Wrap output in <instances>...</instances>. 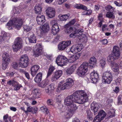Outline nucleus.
<instances>
[{
    "label": "nucleus",
    "mask_w": 122,
    "mask_h": 122,
    "mask_svg": "<svg viewBox=\"0 0 122 122\" xmlns=\"http://www.w3.org/2000/svg\"><path fill=\"white\" fill-rule=\"evenodd\" d=\"M68 89L66 84L64 83V81H61L58 84L57 90L60 91Z\"/></svg>",
    "instance_id": "6ab92c4d"
},
{
    "label": "nucleus",
    "mask_w": 122,
    "mask_h": 122,
    "mask_svg": "<svg viewBox=\"0 0 122 122\" xmlns=\"http://www.w3.org/2000/svg\"><path fill=\"white\" fill-rule=\"evenodd\" d=\"M66 74L68 75H70L73 72L69 68L67 69L66 71Z\"/></svg>",
    "instance_id": "13d9d810"
},
{
    "label": "nucleus",
    "mask_w": 122,
    "mask_h": 122,
    "mask_svg": "<svg viewBox=\"0 0 122 122\" xmlns=\"http://www.w3.org/2000/svg\"><path fill=\"white\" fill-rule=\"evenodd\" d=\"M76 66L75 65H71L69 68L73 72H74L76 69Z\"/></svg>",
    "instance_id": "680f3d73"
},
{
    "label": "nucleus",
    "mask_w": 122,
    "mask_h": 122,
    "mask_svg": "<svg viewBox=\"0 0 122 122\" xmlns=\"http://www.w3.org/2000/svg\"><path fill=\"white\" fill-rule=\"evenodd\" d=\"M68 61L67 58L65 56L62 55L58 56L56 60V63L58 66H60L65 65Z\"/></svg>",
    "instance_id": "6e6552de"
},
{
    "label": "nucleus",
    "mask_w": 122,
    "mask_h": 122,
    "mask_svg": "<svg viewBox=\"0 0 122 122\" xmlns=\"http://www.w3.org/2000/svg\"><path fill=\"white\" fill-rule=\"evenodd\" d=\"M102 106L100 104L97 103L96 102H92L91 104V107H100Z\"/></svg>",
    "instance_id": "864d4df0"
},
{
    "label": "nucleus",
    "mask_w": 122,
    "mask_h": 122,
    "mask_svg": "<svg viewBox=\"0 0 122 122\" xmlns=\"http://www.w3.org/2000/svg\"><path fill=\"white\" fill-rule=\"evenodd\" d=\"M45 91L46 93L48 94H50L51 92V91L50 89H49V88L48 87L45 89Z\"/></svg>",
    "instance_id": "774afa93"
},
{
    "label": "nucleus",
    "mask_w": 122,
    "mask_h": 122,
    "mask_svg": "<svg viewBox=\"0 0 122 122\" xmlns=\"http://www.w3.org/2000/svg\"><path fill=\"white\" fill-rule=\"evenodd\" d=\"M36 20L37 24L40 25L42 24L46 21L45 16L40 14H37Z\"/></svg>",
    "instance_id": "f3484780"
},
{
    "label": "nucleus",
    "mask_w": 122,
    "mask_h": 122,
    "mask_svg": "<svg viewBox=\"0 0 122 122\" xmlns=\"http://www.w3.org/2000/svg\"><path fill=\"white\" fill-rule=\"evenodd\" d=\"M91 109L94 112V115H95L98 113L99 111L98 107H91Z\"/></svg>",
    "instance_id": "3c124183"
},
{
    "label": "nucleus",
    "mask_w": 122,
    "mask_h": 122,
    "mask_svg": "<svg viewBox=\"0 0 122 122\" xmlns=\"http://www.w3.org/2000/svg\"><path fill=\"white\" fill-rule=\"evenodd\" d=\"M98 78V75L97 71H94L91 73L90 79L92 83H95L97 82Z\"/></svg>",
    "instance_id": "dca6fc26"
},
{
    "label": "nucleus",
    "mask_w": 122,
    "mask_h": 122,
    "mask_svg": "<svg viewBox=\"0 0 122 122\" xmlns=\"http://www.w3.org/2000/svg\"><path fill=\"white\" fill-rule=\"evenodd\" d=\"M51 24L52 25V26L54 25H58V24L57 23L56 20H53L51 22Z\"/></svg>",
    "instance_id": "338daca9"
},
{
    "label": "nucleus",
    "mask_w": 122,
    "mask_h": 122,
    "mask_svg": "<svg viewBox=\"0 0 122 122\" xmlns=\"http://www.w3.org/2000/svg\"><path fill=\"white\" fill-rule=\"evenodd\" d=\"M88 64L86 62L81 64L77 71V74L79 76H82L88 71Z\"/></svg>",
    "instance_id": "7ed1b4c3"
},
{
    "label": "nucleus",
    "mask_w": 122,
    "mask_h": 122,
    "mask_svg": "<svg viewBox=\"0 0 122 122\" xmlns=\"http://www.w3.org/2000/svg\"><path fill=\"white\" fill-rule=\"evenodd\" d=\"M75 7L78 9H82L84 10H87L86 7L81 4H79L75 6Z\"/></svg>",
    "instance_id": "58836bf2"
},
{
    "label": "nucleus",
    "mask_w": 122,
    "mask_h": 122,
    "mask_svg": "<svg viewBox=\"0 0 122 122\" xmlns=\"http://www.w3.org/2000/svg\"><path fill=\"white\" fill-rule=\"evenodd\" d=\"M32 107H27L26 110H25V109L24 107H21V109L24 110L25 112L26 113L28 112H33V108Z\"/></svg>",
    "instance_id": "79ce46f5"
},
{
    "label": "nucleus",
    "mask_w": 122,
    "mask_h": 122,
    "mask_svg": "<svg viewBox=\"0 0 122 122\" xmlns=\"http://www.w3.org/2000/svg\"><path fill=\"white\" fill-rule=\"evenodd\" d=\"M85 10V11L82 12V15H88L91 14L92 13V11L91 10Z\"/></svg>",
    "instance_id": "de8ad7c7"
},
{
    "label": "nucleus",
    "mask_w": 122,
    "mask_h": 122,
    "mask_svg": "<svg viewBox=\"0 0 122 122\" xmlns=\"http://www.w3.org/2000/svg\"><path fill=\"white\" fill-rule=\"evenodd\" d=\"M82 33H80L78 32H76V31H75L74 33H71L70 36V37L75 38L76 37H81L82 36Z\"/></svg>",
    "instance_id": "473e14b6"
},
{
    "label": "nucleus",
    "mask_w": 122,
    "mask_h": 122,
    "mask_svg": "<svg viewBox=\"0 0 122 122\" xmlns=\"http://www.w3.org/2000/svg\"><path fill=\"white\" fill-rule=\"evenodd\" d=\"M35 13L37 14H40L41 11V8L40 5H36L35 7Z\"/></svg>",
    "instance_id": "72a5a7b5"
},
{
    "label": "nucleus",
    "mask_w": 122,
    "mask_h": 122,
    "mask_svg": "<svg viewBox=\"0 0 122 122\" xmlns=\"http://www.w3.org/2000/svg\"><path fill=\"white\" fill-rule=\"evenodd\" d=\"M32 92L33 93L34 95L35 96L36 98L39 97L40 95V90L38 89H33Z\"/></svg>",
    "instance_id": "c9c22d12"
},
{
    "label": "nucleus",
    "mask_w": 122,
    "mask_h": 122,
    "mask_svg": "<svg viewBox=\"0 0 122 122\" xmlns=\"http://www.w3.org/2000/svg\"><path fill=\"white\" fill-rule=\"evenodd\" d=\"M55 68L52 65H50L49 67V71L47 75L46 78H48L52 74V72L55 70Z\"/></svg>",
    "instance_id": "f704fd0d"
},
{
    "label": "nucleus",
    "mask_w": 122,
    "mask_h": 122,
    "mask_svg": "<svg viewBox=\"0 0 122 122\" xmlns=\"http://www.w3.org/2000/svg\"><path fill=\"white\" fill-rule=\"evenodd\" d=\"M36 35L32 34L29 38V42L31 43H36Z\"/></svg>",
    "instance_id": "bb28decb"
},
{
    "label": "nucleus",
    "mask_w": 122,
    "mask_h": 122,
    "mask_svg": "<svg viewBox=\"0 0 122 122\" xmlns=\"http://www.w3.org/2000/svg\"><path fill=\"white\" fill-rule=\"evenodd\" d=\"M49 82V80L46 79L40 83L39 85V86L42 88H45L47 85L48 84Z\"/></svg>",
    "instance_id": "c756f323"
},
{
    "label": "nucleus",
    "mask_w": 122,
    "mask_h": 122,
    "mask_svg": "<svg viewBox=\"0 0 122 122\" xmlns=\"http://www.w3.org/2000/svg\"><path fill=\"white\" fill-rule=\"evenodd\" d=\"M47 103L48 105L50 106H54L53 100L52 99H50L48 100L47 101Z\"/></svg>",
    "instance_id": "8fccbe9b"
},
{
    "label": "nucleus",
    "mask_w": 122,
    "mask_h": 122,
    "mask_svg": "<svg viewBox=\"0 0 122 122\" xmlns=\"http://www.w3.org/2000/svg\"><path fill=\"white\" fill-rule=\"evenodd\" d=\"M66 110L63 114V116L66 118L71 117L77 109V107H66Z\"/></svg>",
    "instance_id": "0eeeda50"
},
{
    "label": "nucleus",
    "mask_w": 122,
    "mask_h": 122,
    "mask_svg": "<svg viewBox=\"0 0 122 122\" xmlns=\"http://www.w3.org/2000/svg\"><path fill=\"white\" fill-rule=\"evenodd\" d=\"M80 56V54H77L70 57L69 59V60L70 62H73L77 59H78L79 58Z\"/></svg>",
    "instance_id": "5701e85b"
},
{
    "label": "nucleus",
    "mask_w": 122,
    "mask_h": 122,
    "mask_svg": "<svg viewBox=\"0 0 122 122\" xmlns=\"http://www.w3.org/2000/svg\"><path fill=\"white\" fill-rule=\"evenodd\" d=\"M2 68L5 70L10 62V56L7 53H4L2 55Z\"/></svg>",
    "instance_id": "1a4fd4ad"
},
{
    "label": "nucleus",
    "mask_w": 122,
    "mask_h": 122,
    "mask_svg": "<svg viewBox=\"0 0 122 122\" xmlns=\"http://www.w3.org/2000/svg\"><path fill=\"white\" fill-rule=\"evenodd\" d=\"M74 103L81 104L88 100V95L83 91H79L75 92L72 95Z\"/></svg>",
    "instance_id": "f257e3e1"
},
{
    "label": "nucleus",
    "mask_w": 122,
    "mask_h": 122,
    "mask_svg": "<svg viewBox=\"0 0 122 122\" xmlns=\"http://www.w3.org/2000/svg\"><path fill=\"white\" fill-rule=\"evenodd\" d=\"M46 14L50 18H52L54 17L55 14V9L51 7H49L46 10Z\"/></svg>",
    "instance_id": "4468645a"
},
{
    "label": "nucleus",
    "mask_w": 122,
    "mask_h": 122,
    "mask_svg": "<svg viewBox=\"0 0 122 122\" xmlns=\"http://www.w3.org/2000/svg\"><path fill=\"white\" fill-rule=\"evenodd\" d=\"M48 88H49L51 91L53 90L54 89V87L53 84H51L49 86Z\"/></svg>",
    "instance_id": "0e129e2a"
},
{
    "label": "nucleus",
    "mask_w": 122,
    "mask_h": 122,
    "mask_svg": "<svg viewBox=\"0 0 122 122\" xmlns=\"http://www.w3.org/2000/svg\"><path fill=\"white\" fill-rule=\"evenodd\" d=\"M86 112L87 115V118L91 121L93 119L92 113L89 111H87Z\"/></svg>",
    "instance_id": "a19ab883"
},
{
    "label": "nucleus",
    "mask_w": 122,
    "mask_h": 122,
    "mask_svg": "<svg viewBox=\"0 0 122 122\" xmlns=\"http://www.w3.org/2000/svg\"><path fill=\"white\" fill-rule=\"evenodd\" d=\"M40 68L38 65H35L31 68V74L33 76H34L36 74Z\"/></svg>",
    "instance_id": "aec40b11"
},
{
    "label": "nucleus",
    "mask_w": 122,
    "mask_h": 122,
    "mask_svg": "<svg viewBox=\"0 0 122 122\" xmlns=\"http://www.w3.org/2000/svg\"><path fill=\"white\" fill-rule=\"evenodd\" d=\"M36 49H34V54L37 57L40 55L41 50L37 46L36 47Z\"/></svg>",
    "instance_id": "4c0bfd02"
},
{
    "label": "nucleus",
    "mask_w": 122,
    "mask_h": 122,
    "mask_svg": "<svg viewBox=\"0 0 122 122\" xmlns=\"http://www.w3.org/2000/svg\"><path fill=\"white\" fill-rule=\"evenodd\" d=\"M112 74L110 71H105L102 75V81L106 84H110L112 80Z\"/></svg>",
    "instance_id": "20e7f679"
},
{
    "label": "nucleus",
    "mask_w": 122,
    "mask_h": 122,
    "mask_svg": "<svg viewBox=\"0 0 122 122\" xmlns=\"http://www.w3.org/2000/svg\"><path fill=\"white\" fill-rule=\"evenodd\" d=\"M13 11L15 14V13L19 14L21 12L20 10V9L18 7H16L14 8L13 9Z\"/></svg>",
    "instance_id": "603ef678"
},
{
    "label": "nucleus",
    "mask_w": 122,
    "mask_h": 122,
    "mask_svg": "<svg viewBox=\"0 0 122 122\" xmlns=\"http://www.w3.org/2000/svg\"><path fill=\"white\" fill-rule=\"evenodd\" d=\"M100 63L102 68H103V67L104 66L106 63L105 58L103 57L102 59H101L100 61Z\"/></svg>",
    "instance_id": "c03bdc74"
},
{
    "label": "nucleus",
    "mask_w": 122,
    "mask_h": 122,
    "mask_svg": "<svg viewBox=\"0 0 122 122\" xmlns=\"http://www.w3.org/2000/svg\"><path fill=\"white\" fill-rule=\"evenodd\" d=\"M23 40L20 37H18L15 39L12 48L14 52H16L22 47Z\"/></svg>",
    "instance_id": "39448f33"
},
{
    "label": "nucleus",
    "mask_w": 122,
    "mask_h": 122,
    "mask_svg": "<svg viewBox=\"0 0 122 122\" xmlns=\"http://www.w3.org/2000/svg\"><path fill=\"white\" fill-rule=\"evenodd\" d=\"M114 3L116 6H120L122 5V3L121 2L118 3L116 1H115L114 2Z\"/></svg>",
    "instance_id": "69168bd1"
},
{
    "label": "nucleus",
    "mask_w": 122,
    "mask_h": 122,
    "mask_svg": "<svg viewBox=\"0 0 122 122\" xmlns=\"http://www.w3.org/2000/svg\"><path fill=\"white\" fill-rule=\"evenodd\" d=\"M83 47L82 44H78L73 45L71 48L70 51L73 53H76L80 51Z\"/></svg>",
    "instance_id": "f8f14e48"
},
{
    "label": "nucleus",
    "mask_w": 122,
    "mask_h": 122,
    "mask_svg": "<svg viewBox=\"0 0 122 122\" xmlns=\"http://www.w3.org/2000/svg\"><path fill=\"white\" fill-rule=\"evenodd\" d=\"M40 109L43 112H46V114L49 112L48 109L46 107H41Z\"/></svg>",
    "instance_id": "4d7b16f0"
},
{
    "label": "nucleus",
    "mask_w": 122,
    "mask_h": 122,
    "mask_svg": "<svg viewBox=\"0 0 122 122\" xmlns=\"http://www.w3.org/2000/svg\"><path fill=\"white\" fill-rule=\"evenodd\" d=\"M7 83L9 85H12L13 86L15 84H16V81L14 80H12L7 81Z\"/></svg>",
    "instance_id": "09e8293b"
},
{
    "label": "nucleus",
    "mask_w": 122,
    "mask_h": 122,
    "mask_svg": "<svg viewBox=\"0 0 122 122\" xmlns=\"http://www.w3.org/2000/svg\"><path fill=\"white\" fill-rule=\"evenodd\" d=\"M117 59L119 57L120 53L119 48L117 46H115L113 48L112 53L111 54Z\"/></svg>",
    "instance_id": "a211bd4d"
},
{
    "label": "nucleus",
    "mask_w": 122,
    "mask_h": 122,
    "mask_svg": "<svg viewBox=\"0 0 122 122\" xmlns=\"http://www.w3.org/2000/svg\"><path fill=\"white\" fill-rule=\"evenodd\" d=\"M99 118V117H97V115L95 117L93 120V122H100L101 120H102Z\"/></svg>",
    "instance_id": "6e6d98bb"
},
{
    "label": "nucleus",
    "mask_w": 122,
    "mask_h": 122,
    "mask_svg": "<svg viewBox=\"0 0 122 122\" xmlns=\"http://www.w3.org/2000/svg\"><path fill=\"white\" fill-rule=\"evenodd\" d=\"M8 18L6 16H4L0 19V21L2 22H6Z\"/></svg>",
    "instance_id": "052dcab7"
},
{
    "label": "nucleus",
    "mask_w": 122,
    "mask_h": 122,
    "mask_svg": "<svg viewBox=\"0 0 122 122\" xmlns=\"http://www.w3.org/2000/svg\"><path fill=\"white\" fill-rule=\"evenodd\" d=\"M6 36V33L4 31H2L0 35V42L3 41Z\"/></svg>",
    "instance_id": "e433bc0d"
},
{
    "label": "nucleus",
    "mask_w": 122,
    "mask_h": 122,
    "mask_svg": "<svg viewBox=\"0 0 122 122\" xmlns=\"http://www.w3.org/2000/svg\"><path fill=\"white\" fill-rule=\"evenodd\" d=\"M115 110L113 109H111L108 112L107 117V118L109 119L114 117L115 116Z\"/></svg>",
    "instance_id": "7c9ffc66"
},
{
    "label": "nucleus",
    "mask_w": 122,
    "mask_h": 122,
    "mask_svg": "<svg viewBox=\"0 0 122 122\" xmlns=\"http://www.w3.org/2000/svg\"><path fill=\"white\" fill-rule=\"evenodd\" d=\"M117 59L113 55L111 54L107 56V61L110 63L111 65L112 63H115L113 62L114 60Z\"/></svg>",
    "instance_id": "4be33fe9"
},
{
    "label": "nucleus",
    "mask_w": 122,
    "mask_h": 122,
    "mask_svg": "<svg viewBox=\"0 0 122 122\" xmlns=\"http://www.w3.org/2000/svg\"><path fill=\"white\" fill-rule=\"evenodd\" d=\"M49 29L48 23L46 22L42 26L39 30V33L41 36H42L46 32L48 31Z\"/></svg>",
    "instance_id": "ddd939ff"
},
{
    "label": "nucleus",
    "mask_w": 122,
    "mask_h": 122,
    "mask_svg": "<svg viewBox=\"0 0 122 122\" xmlns=\"http://www.w3.org/2000/svg\"><path fill=\"white\" fill-rule=\"evenodd\" d=\"M59 29L58 25H54L52 26V33L54 35H56L59 31Z\"/></svg>",
    "instance_id": "a878e982"
},
{
    "label": "nucleus",
    "mask_w": 122,
    "mask_h": 122,
    "mask_svg": "<svg viewBox=\"0 0 122 122\" xmlns=\"http://www.w3.org/2000/svg\"><path fill=\"white\" fill-rule=\"evenodd\" d=\"M107 115L106 113L103 110H100L99 112L97 117H98L100 118L101 119L103 120Z\"/></svg>",
    "instance_id": "393cba45"
},
{
    "label": "nucleus",
    "mask_w": 122,
    "mask_h": 122,
    "mask_svg": "<svg viewBox=\"0 0 122 122\" xmlns=\"http://www.w3.org/2000/svg\"><path fill=\"white\" fill-rule=\"evenodd\" d=\"M97 60L96 58L94 57H91L89 61V62L90 65L93 67L96 63Z\"/></svg>",
    "instance_id": "b1692460"
},
{
    "label": "nucleus",
    "mask_w": 122,
    "mask_h": 122,
    "mask_svg": "<svg viewBox=\"0 0 122 122\" xmlns=\"http://www.w3.org/2000/svg\"><path fill=\"white\" fill-rule=\"evenodd\" d=\"M64 27L66 29L65 32L67 33H69L73 31V28L69 24L65 25Z\"/></svg>",
    "instance_id": "cd10ccee"
},
{
    "label": "nucleus",
    "mask_w": 122,
    "mask_h": 122,
    "mask_svg": "<svg viewBox=\"0 0 122 122\" xmlns=\"http://www.w3.org/2000/svg\"><path fill=\"white\" fill-rule=\"evenodd\" d=\"M29 59L26 55L21 56L19 60V64L20 66L22 68L26 67L29 64Z\"/></svg>",
    "instance_id": "423d86ee"
},
{
    "label": "nucleus",
    "mask_w": 122,
    "mask_h": 122,
    "mask_svg": "<svg viewBox=\"0 0 122 122\" xmlns=\"http://www.w3.org/2000/svg\"><path fill=\"white\" fill-rule=\"evenodd\" d=\"M21 86L19 84V83L16 82V84H15L13 86L14 89V90H19L21 87Z\"/></svg>",
    "instance_id": "a18cd8bd"
},
{
    "label": "nucleus",
    "mask_w": 122,
    "mask_h": 122,
    "mask_svg": "<svg viewBox=\"0 0 122 122\" xmlns=\"http://www.w3.org/2000/svg\"><path fill=\"white\" fill-rule=\"evenodd\" d=\"M111 66L112 67V69L115 72H118L119 70V66L116 63H112Z\"/></svg>",
    "instance_id": "c85d7f7f"
},
{
    "label": "nucleus",
    "mask_w": 122,
    "mask_h": 122,
    "mask_svg": "<svg viewBox=\"0 0 122 122\" xmlns=\"http://www.w3.org/2000/svg\"><path fill=\"white\" fill-rule=\"evenodd\" d=\"M62 71L61 70L56 71L51 77V80L52 81H55L60 78L62 75Z\"/></svg>",
    "instance_id": "2eb2a0df"
},
{
    "label": "nucleus",
    "mask_w": 122,
    "mask_h": 122,
    "mask_svg": "<svg viewBox=\"0 0 122 122\" xmlns=\"http://www.w3.org/2000/svg\"><path fill=\"white\" fill-rule=\"evenodd\" d=\"M12 66L14 69H16L18 66V64L16 62H14L12 64Z\"/></svg>",
    "instance_id": "bf43d9fd"
},
{
    "label": "nucleus",
    "mask_w": 122,
    "mask_h": 122,
    "mask_svg": "<svg viewBox=\"0 0 122 122\" xmlns=\"http://www.w3.org/2000/svg\"><path fill=\"white\" fill-rule=\"evenodd\" d=\"M42 74L41 73H39L36 76L34 79L35 81L37 83H39L42 79Z\"/></svg>",
    "instance_id": "2f4dec72"
},
{
    "label": "nucleus",
    "mask_w": 122,
    "mask_h": 122,
    "mask_svg": "<svg viewBox=\"0 0 122 122\" xmlns=\"http://www.w3.org/2000/svg\"><path fill=\"white\" fill-rule=\"evenodd\" d=\"M23 20L20 18H14L12 20H10L7 24V28L9 30L11 29L13 25L17 29H19L21 26Z\"/></svg>",
    "instance_id": "f03ea898"
},
{
    "label": "nucleus",
    "mask_w": 122,
    "mask_h": 122,
    "mask_svg": "<svg viewBox=\"0 0 122 122\" xmlns=\"http://www.w3.org/2000/svg\"><path fill=\"white\" fill-rule=\"evenodd\" d=\"M105 9L107 11L113 12L114 10V8L111 5H107L105 7Z\"/></svg>",
    "instance_id": "49530a36"
},
{
    "label": "nucleus",
    "mask_w": 122,
    "mask_h": 122,
    "mask_svg": "<svg viewBox=\"0 0 122 122\" xmlns=\"http://www.w3.org/2000/svg\"><path fill=\"white\" fill-rule=\"evenodd\" d=\"M23 28L24 30L27 32L30 31L31 29V27L27 25H24Z\"/></svg>",
    "instance_id": "5fc2aeb1"
},
{
    "label": "nucleus",
    "mask_w": 122,
    "mask_h": 122,
    "mask_svg": "<svg viewBox=\"0 0 122 122\" xmlns=\"http://www.w3.org/2000/svg\"><path fill=\"white\" fill-rule=\"evenodd\" d=\"M8 117V114H6L3 116V120L5 122H8V121L7 120V118Z\"/></svg>",
    "instance_id": "e2e57ef3"
},
{
    "label": "nucleus",
    "mask_w": 122,
    "mask_h": 122,
    "mask_svg": "<svg viewBox=\"0 0 122 122\" xmlns=\"http://www.w3.org/2000/svg\"><path fill=\"white\" fill-rule=\"evenodd\" d=\"M65 83L69 89L74 84V81L72 78H69L66 79V82Z\"/></svg>",
    "instance_id": "412c9836"
},
{
    "label": "nucleus",
    "mask_w": 122,
    "mask_h": 122,
    "mask_svg": "<svg viewBox=\"0 0 122 122\" xmlns=\"http://www.w3.org/2000/svg\"><path fill=\"white\" fill-rule=\"evenodd\" d=\"M69 16L70 14H69L61 15L60 18V19L61 21H65L69 18Z\"/></svg>",
    "instance_id": "ea45409f"
},
{
    "label": "nucleus",
    "mask_w": 122,
    "mask_h": 122,
    "mask_svg": "<svg viewBox=\"0 0 122 122\" xmlns=\"http://www.w3.org/2000/svg\"><path fill=\"white\" fill-rule=\"evenodd\" d=\"M73 97L71 95L68 96L64 100L65 104L67 106L76 107V103L73 102Z\"/></svg>",
    "instance_id": "9d476101"
},
{
    "label": "nucleus",
    "mask_w": 122,
    "mask_h": 122,
    "mask_svg": "<svg viewBox=\"0 0 122 122\" xmlns=\"http://www.w3.org/2000/svg\"><path fill=\"white\" fill-rule=\"evenodd\" d=\"M71 44V41H63L61 42L58 45V49L61 51L64 50L67 46L70 45Z\"/></svg>",
    "instance_id": "9b49d317"
},
{
    "label": "nucleus",
    "mask_w": 122,
    "mask_h": 122,
    "mask_svg": "<svg viewBox=\"0 0 122 122\" xmlns=\"http://www.w3.org/2000/svg\"><path fill=\"white\" fill-rule=\"evenodd\" d=\"M107 17L111 18L112 19H114L115 18L114 15L111 12H108L106 15Z\"/></svg>",
    "instance_id": "37998d69"
}]
</instances>
